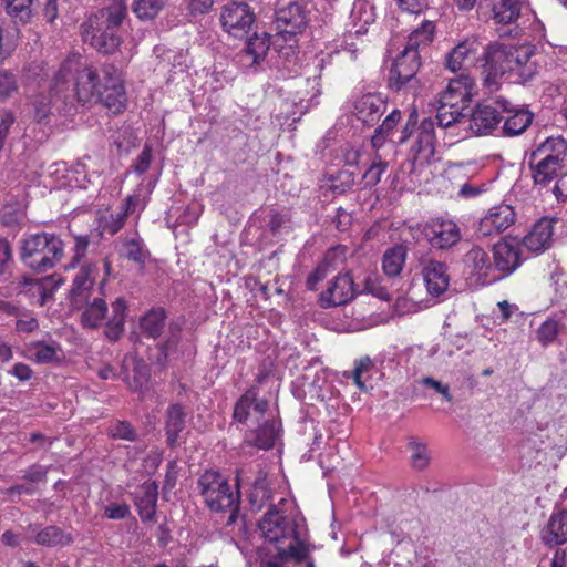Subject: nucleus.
I'll return each instance as SVG.
<instances>
[{"mask_svg":"<svg viewBox=\"0 0 567 567\" xmlns=\"http://www.w3.org/2000/svg\"><path fill=\"white\" fill-rule=\"evenodd\" d=\"M18 90L16 75L9 71L0 72V99H7Z\"/></svg>","mask_w":567,"mask_h":567,"instance_id":"6e6d98bb","label":"nucleus"},{"mask_svg":"<svg viewBox=\"0 0 567 567\" xmlns=\"http://www.w3.org/2000/svg\"><path fill=\"white\" fill-rule=\"evenodd\" d=\"M47 467L40 464H33L23 471L22 478L30 483H39L47 480Z\"/></svg>","mask_w":567,"mask_h":567,"instance_id":"bf43d9fd","label":"nucleus"},{"mask_svg":"<svg viewBox=\"0 0 567 567\" xmlns=\"http://www.w3.org/2000/svg\"><path fill=\"white\" fill-rule=\"evenodd\" d=\"M398 6L410 13H420L427 7V0H396Z\"/></svg>","mask_w":567,"mask_h":567,"instance_id":"774afa93","label":"nucleus"},{"mask_svg":"<svg viewBox=\"0 0 567 567\" xmlns=\"http://www.w3.org/2000/svg\"><path fill=\"white\" fill-rule=\"evenodd\" d=\"M422 276L427 292L433 297L441 296L450 286L447 266L442 261L435 259L423 260Z\"/></svg>","mask_w":567,"mask_h":567,"instance_id":"aec40b11","label":"nucleus"},{"mask_svg":"<svg viewBox=\"0 0 567 567\" xmlns=\"http://www.w3.org/2000/svg\"><path fill=\"white\" fill-rule=\"evenodd\" d=\"M151 162L152 150L150 146L145 145L134 163V172L138 175L144 174L150 168Z\"/></svg>","mask_w":567,"mask_h":567,"instance_id":"0e129e2a","label":"nucleus"},{"mask_svg":"<svg viewBox=\"0 0 567 567\" xmlns=\"http://www.w3.org/2000/svg\"><path fill=\"white\" fill-rule=\"evenodd\" d=\"M64 256V243L53 233H38L21 240L20 258L30 269L45 272L54 268Z\"/></svg>","mask_w":567,"mask_h":567,"instance_id":"0eeeda50","label":"nucleus"},{"mask_svg":"<svg viewBox=\"0 0 567 567\" xmlns=\"http://www.w3.org/2000/svg\"><path fill=\"white\" fill-rule=\"evenodd\" d=\"M157 485L155 482H146L141 486V495L136 496L135 505L143 522H151L156 514Z\"/></svg>","mask_w":567,"mask_h":567,"instance_id":"c756f323","label":"nucleus"},{"mask_svg":"<svg viewBox=\"0 0 567 567\" xmlns=\"http://www.w3.org/2000/svg\"><path fill=\"white\" fill-rule=\"evenodd\" d=\"M131 514L130 506L126 503H111L104 508V516L109 519H124Z\"/></svg>","mask_w":567,"mask_h":567,"instance_id":"4d7b16f0","label":"nucleus"},{"mask_svg":"<svg viewBox=\"0 0 567 567\" xmlns=\"http://www.w3.org/2000/svg\"><path fill=\"white\" fill-rule=\"evenodd\" d=\"M560 329L561 324L558 320L548 318L539 326L536 331L538 342L544 347L553 343L556 340Z\"/></svg>","mask_w":567,"mask_h":567,"instance_id":"09e8293b","label":"nucleus"},{"mask_svg":"<svg viewBox=\"0 0 567 567\" xmlns=\"http://www.w3.org/2000/svg\"><path fill=\"white\" fill-rule=\"evenodd\" d=\"M534 150H536V156L546 153L566 158L567 141L561 135L549 136L545 141L540 142Z\"/></svg>","mask_w":567,"mask_h":567,"instance_id":"a18cd8bd","label":"nucleus"},{"mask_svg":"<svg viewBox=\"0 0 567 567\" xmlns=\"http://www.w3.org/2000/svg\"><path fill=\"white\" fill-rule=\"evenodd\" d=\"M219 20L226 33L237 39H244L251 30L256 14L246 2L229 1L221 7Z\"/></svg>","mask_w":567,"mask_h":567,"instance_id":"9d476101","label":"nucleus"},{"mask_svg":"<svg viewBox=\"0 0 567 567\" xmlns=\"http://www.w3.org/2000/svg\"><path fill=\"white\" fill-rule=\"evenodd\" d=\"M56 351L52 346L39 343L34 347V357L39 363H49L54 360Z\"/></svg>","mask_w":567,"mask_h":567,"instance_id":"e2e57ef3","label":"nucleus"},{"mask_svg":"<svg viewBox=\"0 0 567 567\" xmlns=\"http://www.w3.org/2000/svg\"><path fill=\"white\" fill-rule=\"evenodd\" d=\"M73 542L70 534H65L58 526H47L35 535V543L41 546H68Z\"/></svg>","mask_w":567,"mask_h":567,"instance_id":"a19ab883","label":"nucleus"},{"mask_svg":"<svg viewBox=\"0 0 567 567\" xmlns=\"http://www.w3.org/2000/svg\"><path fill=\"white\" fill-rule=\"evenodd\" d=\"M270 498L271 491L268 482L265 476H259L256 478L248 497L250 508L259 512Z\"/></svg>","mask_w":567,"mask_h":567,"instance_id":"79ce46f5","label":"nucleus"},{"mask_svg":"<svg viewBox=\"0 0 567 567\" xmlns=\"http://www.w3.org/2000/svg\"><path fill=\"white\" fill-rule=\"evenodd\" d=\"M423 384L432 388L437 393H440L447 402H451L453 400V396L450 392V386L447 384H443L442 382L435 380L432 377H425L422 380Z\"/></svg>","mask_w":567,"mask_h":567,"instance_id":"69168bd1","label":"nucleus"},{"mask_svg":"<svg viewBox=\"0 0 567 567\" xmlns=\"http://www.w3.org/2000/svg\"><path fill=\"white\" fill-rule=\"evenodd\" d=\"M415 162L430 163L435 153V121L431 117L424 118L417 132V137L412 146Z\"/></svg>","mask_w":567,"mask_h":567,"instance_id":"4be33fe9","label":"nucleus"},{"mask_svg":"<svg viewBox=\"0 0 567 567\" xmlns=\"http://www.w3.org/2000/svg\"><path fill=\"white\" fill-rule=\"evenodd\" d=\"M258 528L265 540L272 544L277 551L267 561H280V564L293 561L300 564L308 559L310 548L305 540H301L296 519L276 505L269 506L268 511L258 522Z\"/></svg>","mask_w":567,"mask_h":567,"instance_id":"f03ea898","label":"nucleus"},{"mask_svg":"<svg viewBox=\"0 0 567 567\" xmlns=\"http://www.w3.org/2000/svg\"><path fill=\"white\" fill-rule=\"evenodd\" d=\"M133 372L134 375L132 378L127 377L128 386L134 391H140L147 382V365L142 360L135 361Z\"/></svg>","mask_w":567,"mask_h":567,"instance_id":"603ef678","label":"nucleus"},{"mask_svg":"<svg viewBox=\"0 0 567 567\" xmlns=\"http://www.w3.org/2000/svg\"><path fill=\"white\" fill-rule=\"evenodd\" d=\"M520 0H494L492 6L493 19L496 23L511 24L520 14Z\"/></svg>","mask_w":567,"mask_h":567,"instance_id":"4c0bfd02","label":"nucleus"},{"mask_svg":"<svg viewBox=\"0 0 567 567\" xmlns=\"http://www.w3.org/2000/svg\"><path fill=\"white\" fill-rule=\"evenodd\" d=\"M554 224V219L540 218L523 238V246L536 254L548 249L553 241Z\"/></svg>","mask_w":567,"mask_h":567,"instance_id":"393cba45","label":"nucleus"},{"mask_svg":"<svg viewBox=\"0 0 567 567\" xmlns=\"http://www.w3.org/2000/svg\"><path fill=\"white\" fill-rule=\"evenodd\" d=\"M464 264L482 285H488L497 280L493 261L488 252L483 248L478 246L472 247L464 256Z\"/></svg>","mask_w":567,"mask_h":567,"instance_id":"412c9836","label":"nucleus"},{"mask_svg":"<svg viewBox=\"0 0 567 567\" xmlns=\"http://www.w3.org/2000/svg\"><path fill=\"white\" fill-rule=\"evenodd\" d=\"M309 23V11L303 3L291 1L275 11L274 25L285 41L301 34Z\"/></svg>","mask_w":567,"mask_h":567,"instance_id":"9b49d317","label":"nucleus"},{"mask_svg":"<svg viewBox=\"0 0 567 567\" xmlns=\"http://www.w3.org/2000/svg\"><path fill=\"white\" fill-rule=\"evenodd\" d=\"M511 107L513 111H505L512 114L505 118L503 134L512 137L523 134L530 126L534 114L526 109H516L512 103Z\"/></svg>","mask_w":567,"mask_h":567,"instance_id":"473e14b6","label":"nucleus"},{"mask_svg":"<svg viewBox=\"0 0 567 567\" xmlns=\"http://www.w3.org/2000/svg\"><path fill=\"white\" fill-rule=\"evenodd\" d=\"M331 188L334 193L343 194L350 190L355 183V175L349 171H340L331 178Z\"/></svg>","mask_w":567,"mask_h":567,"instance_id":"3c124183","label":"nucleus"},{"mask_svg":"<svg viewBox=\"0 0 567 567\" xmlns=\"http://www.w3.org/2000/svg\"><path fill=\"white\" fill-rule=\"evenodd\" d=\"M167 0H135L133 11L140 19H153L164 8Z\"/></svg>","mask_w":567,"mask_h":567,"instance_id":"49530a36","label":"nucleus"},{"mask_svg":"<svg viewBox=\"0 0 567 567\" xmlns=\"http://www.w3.org/2000/svg\"><path fill=\"white\" fill-rule=\"evenodd\" d=\"M97 267L94 264H84L75 275L71 289L70 298L72 305H82L87 302V298L102 292V288H95V275Z\"/></svg>","mask_w":567,"mask_h":567,"instance_id":"6ab92c4d","label":"nucleus"},{"mask_svg":"<svg viewBox=\"0 0 567 567\" xmlns=\"http://www.w3.org/2000/svg\"><path fill=\"white\" fill-rule=\"evenodd\" d=\"M258 392L257 386H251L238 399L233 413L235 421L246 423L251 420L254 423H259L265 416L269 409V402L258 398Z\"/></svg>","mask_w":567,"mask_h":567,"instance_id":"f3484780","label":"nucleus"},{"mask_svg":"<svg viewBox=\"0 0 567 567\" xmlns=\"http://www.w3.org/2000/svg\"><path fill=\"white\" fill-rule=\"evenodd\" d=\"M522 261L520 247L514 240L503 237L493 246V267L497 280L512 275Z\"/></svg>","mask_w":567,"mask_h":567,"instance_id":"dca6fc26","label":"nucleus"},{"mask_svg":"<svg viewBox=\"0 0 567 567\" xmlns=\"http://www.w3.org/2000/svg\"><path fill=\"white\" fill-rule=\"evenodd\" d=\"M435 27L431 21H425L408 38L404 49L396 55L391 64L388 78V86L395 92L417 95L421 90V81L417 72L422 64L421 54L433 41Z\"/></svg>","mask_w":567,"mask_h":567,"instance_id":"7ed1b4c3","label":"nucleus"},{"mask_svg":"<svg viewBox=\"0 0 567 567\" xmlns=\"http://www.w3.org/2000/svg\"><path fill=\"white\" fill-rule=\"evenodd\" d=\"M406 446L411 453V466L416 471L425 470L429 466L432 457L427 447V443L415 436H409Z\"/></svg>","mask_w":567,"mask_h":567,"instance_id":"58836bf2","label":"nucleus"},{"mask_svg":"<svg viewBox=\"0 0 567 567\" xmlns=\"http://www.w3.org/2000/svg\"><path fill=\"white\" fill-rule=\"evenodd\" d=\"M350 17L354 25H358L354 34H365L367 27L375 21V8L372 0H354Z\"/></svg>","mask_w":567,"mask_h":567,"instance_id":"72a5a7b5","label":"nucleus"},{"mask_svg":"<svg viewBox=\"0 0 567 567\" xmlns=\"http://www.w3.org/2000/svg\"><path fill=\"white\" fill-rule=\"evenodd\" d=\"M528 166L532 173L533 182L539 188L549 186L564 171L563 167L542 163L539 161L533 162L532 158L528 159Z\"/></svg>","mask_w":567,"mask_h":567,"instance_id":"e433bc0d","label":"nucleus"},{"mask_svg":"<svg viewBox=\"0 0 567 567\" xmlns=\"http://www.w3.org/2000/svg\"><path fill=\"white\" fill-rule=\"evenodd\" d=\"M116 250L121 259L133 262L138 271H144L146 262L151 258L150 250L138 235L120 238Z\"/></svg>","mask_w":567,"mask_h":567,"instance_id":"b1692460","label":"nucleus"},{"mask_svg":"<svg viewBox=\"0 0 567 567\" xmlns=\"http://www.w3.org/2000/svg\"><path fill=\"white\" fill-rule=\"evenodd\" d=\"M90 245V236L89 235H75L74 236V248H73V257L70 262L71 268H74L86 255L87 248Z\"/></svg>","mask_w":567,"mask_h":567,"instance_id":"5fc2aeb1","label":"nucleus"},{"mask_svg":"<svg viewBox=\"0 0 567 567\" xmlns=\"http://www.w3.org/2000/svg\"><path fill=\"white\" fill-rule=\"evenodd\" d=\"M542 542L548 547L567 543V509L554 511L540 532Z\"/></svg>","mask_w":567,"mask_h":567,"instance_id":"cd10ccee","label":"nucleus"},{"mask_svg":"<svg viewBox=\"0 0 567 567\" xmlns=\"http://www.w3.org/2000/svg\"><path fill=\"white\" fill-rule=\"evenodd\" d=\"M386 167L388 163L377 154L372 161V164L363 175L365 185L370 187L375 186L381 181V176L385 172Z\"/></svg>","mask_w":567,"mask_h":567,"instance_id":"8fccbe9b","label":"nucleus"},{"mask_svg":"<svg viewBox=\"0 0 567 567\" xmlns=\"http://www.w3.org/2000/svg\"><path fill=\"white\" fill-rule=\"evenodd\" d=\"M357 293L353 278L349 274H339L320 295L319 301L323 308L342 306L351 301Z\"/></svg>","mask_w":567,"mask_h":567,"instance_id":"a211bd4d","label":"nucleus"},{"mask_svg":"<svg viewBox=\"0 0 567 567\" xmlns=\"http://www.w3.org/2000/svg\"><path fill=\"white\" fill-rule=\"evenodd\" d=\"M112 316L106 321L105 337L110 341H116L120 339L124 331V324L126 319L127 305L124 298H116L112 302Z\"/></svg>","mask_w":567,"mask_h":567,"instance_id":"f704fd0d","label":"nucleus"},{"mask_svg":"<svg viewBox=\"0 0 567 567\" xmlns=\"http://www.w3.org/2000/svg\"><path fill=\"white\" fill-rule=\"evenodd\" d=\"M408 256L404 245H395L385 250L382 257V269L388 277L394 278L401 275Z\"/></svg>","mask_w":567,"mask_h":567,"instance_id":"c9c22d12","label":"nucleus"},{"mask_svg":"<svg viewBox=\"0 0 567 567\" xmlns=\"http://www.w3.org/2000/svg\"><path fill=\"white\" fill-rule=\"evenodd\" d=\"M127 219V209H121L115 215H111L110 220L106 221L104 229L111 235L118 233Z\"/></svg>","mask_w":567,"mask_h":567,"instance_id":"052dcab7","label":"nucleus"},{"mask_svg":"<svg viewBox=\"0 0 567 567\" xmlns=\"http://www.w3.org/2000/svg\"><path fill=\"white\" fill-rule=\"evenodd\" d=\"M511 45L499 41H493L486 45L483 44L481 54L483 85L489 92L498 90L499 79L506 74Z\"/></svg>","mask_w":567,"mask_h":567,"instance_id":"6e6552de","label":"nucleus"},{"mask_svg":"<svg viewBox=\"0 0 567 567\" xmlns=\"http://www.w3.org/2000/svg\"><path fill=\"white\" fill-rule=\"evenodd\" d=\"M352 223V216L344 208L339 207L333 218L336 228L340 231H346Z\"/></svg>","mask_w":567,"mask_h":567,"instance_id":"338daca9","label":"nucleus"},{"mask_svg":"<svg viewBox=\"0 0 567 567\" xmlns=\"http://www.w3.org/2000/svg\"><path fill=\"white\" fill-rule=\"evenodd\" d=\"M99 100L114 114L124 111L126 92L123 80L113 64H105L99 72L93 65L85 63L81 55L71 54L53 74L49 95L37 94L32 100L34 118L41 123L51 114L54 105L60 112H69L76 104Z\"/></svg>","mask_w":567,"mask_h":567,"instance_id":"f257e3e1","label":"nucleus"},{"mask_svg":"<svg viewBox=\"0 0 567 567\" xmlns=\"http://www.w3.org/2000/svg\"><path fill=\"white\" fill-rule=\"evenodd\" d=\"M187 413L179 403L171 404L165 413L166 443L169 447L177 445L181 433L185 430Z\"/></svg>","mask_w":567,"mask_h":567,"instance_id":"c85d7f7f","label":"nucleus"},{"mask_svg":"<svg viewBox=\"0 0 567 567\" xmlns=\"http://www.w3.org/2000/svg\"><path fill=\"white\" fill-rule=\"evenodd\" d=\"M169 332L171 336L165 340L163 343L159 344L158 350L161 355L163 357V360H166L168 357V353L174 350L179 341V328L177 326H169Z\"/></svg>","mask_w":567,"mask_h":567,"instance_id":"13d9d810","label":"nucleus"},{"mask_svg":"<svg viewBox=\"0 0 567 567\" xmlns=\"http://www.w3.org/2000/svg\"><path fill=\"white\" fill-rule=\"evenodd\" d=\"M109 434L113 439L126 440L134 442L136 441V432L133 426L126 421H118L109 427Z\"/></svg>","mask_w":567,"mask_h":567,"instance_id":"864d4df0","label":"nucleus"},{"mask_svg":"<svg viewBox=\"0 0 567 567\" xmlns=\"http://www.w3.org/2000/svg\"><path fill=\"white\" fill-rule=\"evenodd\" d=\"M513 111L511 101L504 96H496L492 102L478 103L468 112V127L476 136L491 134L501 123V112Z\"/></svg>","mask_w":567,"mask_h":567,"instance_id":"1a4fd4ad","label":"nucleus"},{"mask_svg":"<svg viewBox=\"0 0 567 567\" xmlns=\"http://www.w3.org/2000/svg\"><path fill=\"white\" fill-rule=\"evenodd\" d=\"M189 13L194 17L204 16L210 11L214 0H185Z\"/></svg>","mask_w":567,"mask_h":567,"instance_id":"680f3d73","label":"nucleus"},{"mask_svg":"<svg viewBox=\"0 0 567 567\" xmlns=\"http://www.w3.org/2000/svg\"><path fill=\"white\" fill-rule=\"evenodd\" d=\"M279 435V425L274 420H265L256 430L246 435V442L259 449L269 450Z\"/></svg>","mask_w":567,"mask_h":567,"instance_id":"7c9ffc66","label":"nucleus"},{"mask_svg":"<svg viewBox=\"0 0 567 567\" xmlns=\"http://www.w3.org/2000/svg\"><path fill=\"white\" fill-rule=\"evenodd\" d=\"M197 488L210 512L229 513L227 525H233L240 508V491L237 481L233 487L218 471H205L197 480Z\"/></svg>","mask_w":567,"mask_h":567,"instance_id":"423d86ee","label":"nucleus"},{"mask_svg":"<svg viewBox=\"0 0 567 567\" xmlns=\"http://www.w3.org/2000/svg\"><path fill=\"white\" fill-rule=\"evenodd\" d=\"M35 0H4L3 7L7 14L14 23H28L34 10Z\"/></svg>","mask_w":567,"mask_h":567,"instance_id":"ea45409f","label":"nucleus"},{"mask_svg":"<svg viewBox=\"0 0 567 567\" xmlns=\"http://www.w3.org/2000/svg\"><path fill=\"white\" fill-rule=\"evenodd\" d=\"M386 103L375 94H364L354 103V114L363 125L374 126L384 114Z\"/></svg>","mask_w":567,"mask_h":567,"instance_id":"a878e982","label":"nucleus"},{"mask_svg":"<svg viewBox=\"0 0 567 567\" xmlns=\"http://www.w3.org/2000/svg\"><path fill=\"white\" fill-rule=\"evenodd\" d=\"M127 17L126 0H107L81 23V37L99 53L114 54L123 43L120 31Z\"/></svg>","mask_w":567,"mask_h":567,"instance_id":"20e7f679","label":"nucleus"},{"mask_svg":"<svg viewBox=\"0 0 567 567\" xmlns=\"http://www.w3.org/2000/svg\"><path fill=\"white\" fill-rule=\"evenodd\" d=\"M475 81L468 74H461L451 80L446 90L440 97L435 124L442 130H451V134L457 136L455 130L465 123L468 116V103L472 97Z\"/></svg>","mask_w":567,"mask_h":567,"instance_id":"39448f33","label":"nucleus"},{"mask_svg":"<svg viewBox=\"0 0 567 567\" xmlns=\"http://www.w3.org/2000/svg\"><path fill=\"white\" fill-rule=\"evenodd\" d=\"M534 50L529 45H511L506 74L513 82L526 83L538 72L537 64L532 61Z\"/></svg>","mask_w":567,"mask_h":567,"instance_id":"2eb2a0df","label":"nucleus"},{"mask_svg":"<svg viewBox=\"0 0 567 567\" xmlns=\"http://www.w3.org/2000/svg\"><path fill=\"white\" fill-rule=\"evenodd\" d=\"M166 319L167 313L165 309L162 307H154L141 317L140 329L145 337L157 339L163 333Z\"/></svg>","mask_w":567,"mask_h":567,"instance_id":"2f4dec72","label":"nucleus"},{"mask_svg":"<svg viewBox=\"0 0 567 567\" xmlns=\"http://www.w3.org/2000/svg\"><path fill=\"white\" fill-rule=\"evenodd\" d=\"M515 220L516 214L511 205L494 206L481 218L475 235L478 239L497 236L514 225Z\"/></svg>","mask_w":567,"mask_h":567,"instance_id":"ddd939ff","label":"nucleus"},{"mask_svg":"<svg viewBox=\"0 0 567 567\" xmlns=\"http://www.w3.org/2000/svg\"><path fill=\"white\" fill-rule=\"evenodd\" d=\"M482 51L483 42L480 37H466L446 53L444 65L452 72L465 70L475 62L482 63Z\"/></svg>","mask_w":567,"mask_h":567,"instance_id":"f8f14e48","label":"nucleus"},{"mask_svg":"<svg viewBox=\"0 0 567 567\" xmlns=\"http://www.w3.org/2000/svg\"><path fill=\"white\" fill-rule=\"evenodd\" d=\"M401 112L399 110H393L379 125L373 136L371 137L372 146L379 148L385 141V138L390 135V133L394 130V127L401 121Z\"/></svg>","mask_w":567,"mask_h":567,"instance_id":"c03bdc74","label":"nucleus"},{"mask_svg":"<svg viewBox=\"0 0 567 567\" xmlns=\"http://www.w3.org/2000/svg\"><path fill=\"white\" fill-rule=\"evenodd\" d=\"M75 309L82 310L81 323L84 328L96 329L102 326L109 311L107 303L103 292L87 298V302L82 305H72Z\"/></svg>","mask_w":567,"mask_h":567,"instance_id":"bb28decb","label":"nucleus"},{"mask_svg":"<svg viewBox=\"0 0 567 567\" xmlns=\"http://www.w3.org/2000/svg\"><path fill=\"white\" fill-rule=\"evenodd\" d=\"M362 285V290L360 291L361 293H370L381 300L391 299L389 290L382 285V280L378 275H365Z\"/></svg>","mask_w":567,"mask_h":567,"instance_id":"de8ad7c7","label":"nucleus"},{"mask_svg":"<svg viewBox=\"0 0 567 567\" xmlns=\"http://www.w3.org/2000/svg\"><path fill=\"white\" fill-rule=\"evenodd\" d=\"M422 234L436 249H449L461 240L460 227L450 219L433 218L425 223Z\"/></svg>","mask_w":567,"mask_h":567,"instance_id":"4468645a","label":"nucleus"},{"mask_svg":"<svg viewBox=\"0 0 567 567\" xmlns=\"http://www.w3.org/2000/svg\"><path fill=\"white\" fill-rule=\"evenodd\" d=\"M353 37H354V32H350L347 37H346V40H344V45L342 47L341 50H336L331 53H328L324 58H322L318 64V69L319 71L321 72L324 66L327 64H332L333 61L338 58H344L346 55H348L351 60H355L357 59V53L359 51V45L353 42ZM355 37H358L355 34Z\"/></svg>","mask_w":567,"mask_h":567,"instance_id":"37998d69","label":"nucleus"},{"mask_svg":"<svg viewBox=\"0 0 567 567\" xmlns=\"http://www.w3.org/2000/svg\"><path fill=\"white\" fill-rule=\"evenodd\" d=\"M270 49V34L266 31L254 32L248 38L245 48L238 53L243 66L251 68L265 60Z\"/></svg>","mask_w":567,"mask_h":567,"instance_id":"5701e85b","label":"nucleus"}]
</instances>
